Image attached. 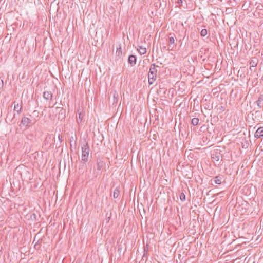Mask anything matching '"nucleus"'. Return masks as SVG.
Listing matches in <instances>:
<instances>
[{
	"instance_id": "nucleus-1",
	"label": "nucleus",
	"mask_w": 263,
	"mask_h": 263,
	"mask_svg": "<svg viewBox=\"0 0 263 263\" xmlns=\"http://www.w3.org/2000/svg\"><path fill=\"white\" fill-rule=\"evenodd\" d=\"M155 64H152L149 68L148 78V83L150 85L153 84L156 79L157 70Z\"/></svg>"
},
{
	"instance_id": "nucleus-11",
	"label": "nucleus",
	"mask_w": 263,
	"mask_h": 263,
	"mask_svg": "<svg viewBox=\"0 0 263 263\" xmlns=\"http://www.w3.org/2000/svg\"><path fill=\"white\" fill-rule=\"evenodd\" d=\"M137 50L141 55L144 54L146 53V48L143 47L142 46H138L137 48Z\"/></svg>"
},
{
	"instance_id": "nucleus-19",
	"label": "nucleus",
	"mask_w": 263,
	"mask_h": 263,
	"mask_svg": "<svg viewBox=\"0 0 263 263\" xmlns=\"http://www.w3.org/2000/svg\"><path fill=\"white\" fill-rule=\"evenodd\" d=\"M82 118H83V117L82 116V114L81 112H80L79 114V117L77 119V121L78 123H81L82 122Z\"/></svg>"
},
{
	"instance_id": "nucleus-20",
	"label": "nucleus",
	"mask_w": 263,
	"mask_h": 263,
	"mask_svg": "<svg viewBox=\"0 0 263 263\" xmlns=\"http://www.w3.org/2000/svg\"><path fill=\"white\" fill-rule=\"evenodd\" d=\"M250 67H254L257 66V63L255 61L252 60L250 62Z\"/></svg>"
},
{
	"instance_id": "nucleus-23",
	"label": "nucleus",
	"mask_w": 263,
	"mask_h": 263,
	"mask_svg": "<svg viewBox=\"0 0 263 263\" xmlns=\"http://www.w3.org/2000/svg\"><path fill=\"white\" fill-rule=\"evenodd\" d=\"M177 3H178L179 5H181V4H182V2H182V0H177Z\"/></svg>"
},
{
	"instance_id": "nucleus-3",
	"label": "nucleus",
	"mask_w": 263,
	"mask_h": 263,
	"mask_svg": "<svg viewBox=\"0 0 263 263\" xmlns=\"http://www.w3.org/2000/svg\"><path fill=\"white\" fill-rule=\"evenodd\" d=\"M263 136V127H259L254 134V137L259 138Z\"/></svg>"
},
{
	"instance_id": "nucleus-18",
	"label": "nucleus",
	"mask_w": 263,
	"mask_h": 263,
	"mask_svg": "<svg viewBox=\"0 0 263 263\" xmlns=\"http://www.w3.org/2000/svg\"><path fill=\"white\" fill-rule=\"evenodd\" d=\"M208 31L206 29H203L200 32V35L202 36H205L207 35Z\"/></svg>"
},
{
	"instance_id": "nucleus-14",
	"label": "nucleus",
	"mask_w": 263,
	"mask_h": 263,
	"mask_svg": "<svg viewBox=\"0 0 263 263\" xmlns=\"http://www.w3.org/2000/svg\"><path fill=\"white\" fill-rule=\"evenodd\" d=\"M175 35L170 34V36L168 37L169 40V43L170 44H174L175 43V39H174Z\"/></svg>"
},
{
	"instance_id": "nucleus-10",
	"label": "nucleus",
	"mask_w": 263,
	"mask_h": 263,
	"mask_svg": "<svg viewBox=\"0 0 263 263\" xmlns=\"http://www.w3.org/2000/svg\"><path fill=\"white\" fill-rule=\"evenodd\" d=\"M53 95L51 92L50 91H45L43 93V97L45 99L47 100H51L52 98Z\"/></svg>"
},
{
	"instance_id": "nucleus-4",
	"label": "nucleus",
	"mask_w": 263,
	"mask_h": 263,
	"mask_svg": "<svg viewBox=\"0 0 263 263\" xmlns=\"http://www.w3.org/2000/svg\"><path fill=\"white\" fill-rule=\"evenodd\" d=\"M222 176L220 175L215 177L213 180H212V184L213 185V181L216 184H220L222 182Z\"/></svg>"
},
{
	"instance_id": "nucleus-13",
	"label": "nucleus",
	"mask_w": 263,
	"mask_h": 263,
	"mask_svg": "<svg viewBox=\"0 0 263 263\" xmlns=\"http://www.w3.org/2000/svg\"><path fill=\"white\" fill-rule=\"evenodd\" d=\"M120 194V190L118 188H116L113 193V197L114 198H117L118 197Z\"/></svg>"
},
{
	"instance_id": "nucleus-16",
	"label": "nucleus",
	"mask_w": 263,
	"mask_h": 263,
	"mask_svg": "<svg viewBox=\"0 0 263 263\" xmlns=\"http://www.w3.org/2000/svg\"><path fill=\"white\" fill-rule=\"evenodd\" d=\"M199 122V119L197 118H194L191 120V124L193 125H197Z\"/></svg>"
},
{
	"instance_id": "nucleus-7",
	"label": "nucleus",
	"mask_w": 263,
	"mask_h": 263,
	"mask_svg": "<svg viewBox=\"0 0 263 263\" xmlns=\"http://www.w3.org/2000/svg\"><path fill=\"white\" fill-rule=\"evenodd\" d=\"M136 57L134 55H130L128 57V62L131 65V66H134L136 63Z\"/></svg>"
},
{
	"instance_id": "nucleus-29",
	"label": "nucleus",
	"mask_w": 263,
	"mask_h": 263,
	"mask_svg": "<svg viewBox=\"0 0 263 263\" xmlns=\"http://www.w3.org/2000/svg\"><path fill=\"white\" fill-rule=\"evenodd\" d=\"M251 67H250V69L251 70H252V68H251Z\"/></svg>"
},
{
	"instance_id": "nucleus-8",
	"label": "nucleus",
	"mask_w": 263,
	"mask_h": 263,
	"mask_svg": "<svg viewBox=\"0 0 263 263\" xmlns=\"http://www.w3.org/2000/svg\"><path fill=\"white\" fill-rule=\"evenodd\" d=\"M104 162L101 159L98 158L97 159V168L99 171H101L104 166Z\"/></svg>"
},
{
	"instance_id": "nucleus-26",
	"label": "nucleus",
	"mask_w": 263,
	"mask_h": 263,
	"mask_svg": "<svg viewBox=\"0 0 263 263\" xmlns=\"http://www.w3.org/2000/svg\"><path fill=\"white\" fill-rule=\"evenodd\" d=\"M215 160H216L217 161H218L219 160V157L218 156H216Z\"/></svg>"
},
{
	"instance_id": "nucleus-9",
	"label": "nucleus",
	"mask_w": 263,
	"mask_h": 263,
	"mask_svg": "<svg viewBox=\"0 0 263 263\" xmlns=\"http://www.w3.org/2000/svg\"><path fill=\"white\" fill-rule=\"evenodd\" d=\"M57 110L60 109L59 110V119L61 118V119H64L65 117V110L63 109L62 107H57Z\"/></svg>"
},
{
	"instance_id": "nucleus-22",
	"label": "nucleus",
	"mask_w": 263,
	"mask_h": 263,
	"mask_svg": "<svg viewBox=\"0 0 263 263\" xmlns=\"http://www.w3.org/2000/svg\"><path fill=\"white\" fill-rule=\"evenodd\" d=\"M58 138H59V141H60L61 142L63 141L62 136H61V135H59V136H58Z\"/></svg>"
},
{
	"instance_id": "nucleus-15",
	"label": "nucleus",
	"mask_w": 263,
	"mask_h": 263,
	"mask_svg": "<svg viewBox=\"0 0 263 263\" xmlns=\"http://www.w3.org/2000/svg\"><path fill=\"white\" fill-rule=\"evenodd\" d=\"M14 110H16L17 112L19 114L21 112L22 107L19 105L18 103L15 104Z\"/></svg>"
},
{
	"instance_id": "nucleus-25",
	"label": "nucleus",
	"mask_w": 263,
	"mask_h": 263,
	"mask_svg": "<svg viewBox=\"0 0 263 263\" xmlns=\"http://www.w3.org/2000/svg\"><path fill=\"white\" fill-rule=\"evenodd\" d=\"M115 95H116L115 93V94H114V102H115V101H117V100H118L117 98L115 96Z\"/></svg>"
},
{
	"instance_id": "nucleus-2",
	"label": "nucleus",
	"mask_w": 263,
	"mask_h": 263,
	"mask_svg": "<svg viewBox=\"0 0 263 263\" xmlns=\"http://www.w3.org/2000/svg\"><path fill=\"white\" fill-rule=\"evenodd\" d=\"M89 154V147L88 143H86L82 147V160L84 162H87L88 159Z\"/></svg>"
},
{
	"instance_id": "nucleus-21",
	"label": "nucleus",
	"mask_w": 263,
	"mask_h": 263,
	"mask_svg": "<svg viewBox=\"0 0 263 263\" xmlns=\"http://www.w3.org/2000/svg\"><path fill=\"white\" fill-rule=\"evenodd\" d=\"M180 199L182 201H184L185 200V195L184 193H182L180 195Z\"/></svg>"
},
{
	"instance_id": "nucleus-24",
	"label": "nucleus",
	"mask_w": 263,
	"mask_h": 263,
	"mask_svg": "<svg viewBox=\"0 0 263 263\" xmlns=\"http://www.w3.org/2000/svg\"><path fill=\"white\" fill-rule=\"evenodd\" d=\"M3 85V81L0 79V88L2 87Z\"/></svg>"
},
{
	"instance_id": "nucleus-6",
	"label": "nucleus",
	"mask_w": 263,
	"mask_h": 263,
	"mask_svg": "<svg viewBox=\"0 0 263 263\" xmlns=\"http://www.w3.org/2000/svg\"><path fill=\"white\" fill-rule=\"evenodd\" d=\"M31 123V120L27 117H23L22 119L21 124L23 126H29Z\"/></svg>"
},
{
	"instance_id": "nucleus-5",
	"label": "nucleus",
	"mask_w": 263,
	"mask_h": 263,
	"mask_svg": "<svg viewBox=\"0 0 263 263\" xmlns=\"http://www.w3.org/2000/svg\"><path fill=\"white\" fill-rule=\"evenodd\" d=\"M256 104H257V106L259 108H261L263 107V95L262 94H260L257 100L256 101Z\"/></svg>"
},
{
	"instance_id": "nucleus-17",
	"label": "nucleus",
	"mask_w": 263,
	"mask_h": 263,
	"mask_svg": "<svg viewBox=\"0 0 263 263\" xmlns=\"http://www.w3.org/2000/svg\"><path fill=\"white\" fill-rule=\"evenodd\" d=\"M116 54L118 57H120L122 55V49L120 46L117 48Z\"/></svg>"
},
{
	"instance_id": "nucleus-12",
	"label": "nucleus",
	"mask_w": 263,
	"mask_h": 263,
	"mask_svg": "<svg viewBox=\"0 0 263 263\" xmlns=\"http://www.w3.org/2000/svg\"><path fill=\"white\" fill-rule=\"evenodd\" d=\"M14 117H15V114H13L12 115V117H11V115L9 114H8L7 116L6 121V122L9 121V122H12L13 121Z\"/></svg>"
},
{
	"instance_id": "nucleus-28",
	"label": "nucleus",
	"mask_w": 263,
	"mask_h": 263,
	"mask_svg": "<svg viewBox=\"0 0 263 263\" xmlns=\"http://www.w3.org/2000/svg\"><path fill=\"white\" fill-rule=\"evenodd\" d=\"M76 263H82L81 261L77 262Z\"/></svg>"
},
{
	"instance_id": "nucleus-27",
	"label": "nucleus",
	"mask_w": 263,
	"mask_h": 263,
	"mask_svg": "<svg viewBox=\"0 0 263 263\" xmlns=\"http://www.w3.org/2000/svg\"><path fill=\"white\" fill-rule=\"evenodd\" d=\"M71 140H72V139H71V140H70V145H71Z\"/></svg>"
}]
</instances>
